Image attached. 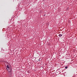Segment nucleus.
Segmentation results:
<instances>
[{
	"label": "nucleus",
	"instance_id": "4",
	"mask_svg": "<svg viewBox=\"0 0 77 77\" xmlns=\"http://www.w3.org/2000/svg\"><path fill=\"white\" fill-rule=\"evenodd\" d=\"M39 60H38V61H39Z\"/></svg>",
	"mask_w": 77,
	"mask_h": 77
},
{
	"label": "nucleus",
	"instance_id": "5",
	"mask_svg": "<svg viewBox=\"0 0 77 77\" xmlns=\"http://www.w3.org/2000/svg\"><path fill=\"white\" fill-rule=\"evenodd\" d=\"M44 16H45V15H44Z\"/></svg>",
	"mask_w": 77,
	"mask_h": 77
},
{
	"label": "nucleus",
	"instance_id": "3",
	"mask_svg": "<svg viewBox=\"0 0 77 77\" xmlns=\"http://www.w3.org/2000/svg\"><path fill=\"white\" fill-rule=\"evenodd\" d=\"M66 69H67L68 68V66H66V67H65Z\"/></svg>",
	"mask_w": 77,
	"mask_h": 77
},
{
	"label": "nucleus",
	"instance_id": "1",
	"mask_svg": "<svg viewBox=\"0 0 77 77\" xmlns=\"http://www.w3.org/2000/svg\"><path fill=\"white\" fill-rule=\"evenodd\" d=\"M9 68H10V67H9V65H7V70L8 71V72H10L11 71V70L9 69Z\"/></svg>",
	"mask_w": 77,
	"mask_h": 77
},
{
	"label": "nucleus",
	"instance_id": "2",
	"mask_svg": "<svg viewBox=\"0 0 77 77\" xmlns=\"http://www.w3.org/2000/svg\"><path fill=\"white\" fill-rule=\"evenodd\" d=\"M63 35L61 34H60L59 35V37H61V36H62Z\"/></svg>",
	"mask_w": 77,
	"mask_h": 77
}]
</instances>
